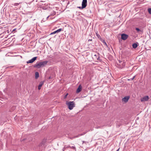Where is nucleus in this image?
<instances>
[{
    "mask_svg": "<svg viewBox=\"0 0 151 151\" xmlns=\"http://www.w3.org/2000/svg\"><path fill=\"white\" fill-rule=\"evenodd\" d=\"M48 62L47 61H45L41 62H37L34 65V68H38L44 67L46 65Z\"/></svg>",
    "mask_w": 151,
    "mask_h": 151,
    "instance_id": "f257e3e1",
    "label": "nucleus"
},
{
    "mask_svg": "<svg viewBox=\"0 0 151 151\" xmlns=\"http://www.w3.org/2000/svg\"><path fill=\"white\" fill-rule=\"evenodd\" d=\"M51 76H45V79L42 81H41L39 84V85L38 86V89L40 90L41 88V87L42 86L44 82H45L46 80H48V79L51 78Z\"/></svg>",
    "mask_w": 151,
    "mask_h": 151,
    "instance_id": "f03ea898",
    "label": "nucleus"
},
{
    "mask_svg": "<svg viewBox=\"0 0 151 151\" xmlns=\"http://www.w3.org/2000/svg\"><path fill=\"white\" fill-rule=\"evenodd\" d=\"M125 66V63L123 61H120V60L118 61L117 63L116 66L119 68H123Z\"/></svg>",
    "mask_w": 151,
    "mask_h": 151,
    "instance_id": "7ed1b4c3",
    "label": "nucleus"
},
{
    "mask_svg": "<svg viewBox=\"0 0 151 151\" xmlns=\"http://www.w3.org/2000/svg\"><path fill=\"white\" fill-rule=\"evenodd\" d=\"M66 104L68 105V108L70 110H72L75 107V104L73 101L66 102Z\"/></svg>",
    "mask_w": 151,
    "mask_h": 151,
    "instance_id": "20e7f679",
    "label": "nucleus"
},
{
    "mask_svg": "<svg viewBox=\"0 0 151 151\" xmlns=\"http://www.w3.org/2000/svg\"><path fill=\"white\" fill-rule=\"evenodd\" d=\"M93 58L95 60H99L100 61L99 59V53L96 52L93 54Z\"/></svg>",
    "mask_w": 151,
    "mask_h": 151,
    "instance_id": "39448f33",
    "label": "nucleus"
},
{
    "mask_svg": "<svg viewBox=\"0 0 151 151\" xmlns=\"http://www.w3.org/2000/svg\"><path fill=\"white\" fill-rule=\"evenodd\" d=\"M87 5V0H83L82 3V6L79 7L78 8L80 9L81 8L82 9L85 8Z\"/></svg>",
    "mask_w": 151,
    "mask_h": 151,
    "instance_id": "423d86ee",
    "label": "nucleus"
},
{
    "mask_svg": "<svg viewBox=\"0 0 151 151\" xmlns=\"http://www.w3.org/2000/svg\"><path fill=\"white\" fill-rule=\"evenodd\" d=\"M129 98L130 96H125L122 99V102L125 103L127 102L128 101Z\"/></svg>",
    "mask_w": 151,
    "mask_h": 151,
    "instance_id": "0eeeda50",
    "label": "nucleus"
},
{
    "mask_svg": "<svg viewBox=\"0 0 151 151\" xmlns=\"http://www.w3.org/2000/svg\"><path fill=\"white\" fill-rule=\"evenodd\" d=\"M121 39L124 40H126L128 37V35L125 34H122L121 35Z\"/></svg>",
    "mask_w": 151,
    "mask_h": 151,
    "instance_id": "6e6552de",
    "label": "nucleus"
},
{
    "mask_svg": "<svg viewBox=\"0 0 151 151\" xmlns=\"http://www.w3.org/2000/svg\"><path fill=\"white\" fill-rule=\"evenodd\" d=\"M149 99V97L147 96H146L143 97L141 99V101L142 102L147 101Z\"/></svg>",
    "mask_w": 151,
    "mask_h": 151,
    "instance_id": "1a4fd4ad",
    "label": "nucleus"
},
{
    "mask_svg": "<svg viewBox=\"0 0 151 151\" xmlns=\"http://www.w3.org/2000/svg\"><path fill=\"white\" fill-rule=\"evenodd\" d=\"M37 58V57H35L33 58L32 59L28 60L27 62V63H32Z\"/></svg>",
    "mask_w": 151,
    "mask_h": 151,
    "instance_id": "9d476101",
    "label": "nucleus"
},
{
    "mask_svg": "<svg viewBox=\"0 0 151 151\" xmlns=\"http://www.w3.org/2000/svg\"><path fill=\"white\" fill-rule=\"evenodd\" d=\"M62 30H63V29H61V28L59 29H58L57 30L51 33L50 34V35L54 34H55L56 33H58Z\"/></svg>",
    "mask_w": 151,
    "mask_h": 151,
    "instance_id": "9b49d317",
    "label": "nucleus"
},
{
    "mask_svg": "<svg viewBox=\"0 0 151 151\" xmlns=\"http://www.w3.org/2000/svg\"><path fill=\"white\" fill-rule=\"evenodd\" d=\"M47 142V139H44L42 141V142L39 145L40 146H42L43 145H44L45 144V143Z\"/></svg>",
    "mask_w": 151,
    "mask_h": 151,
    "instance_id": "f8f14e48",
    "label": "nucleus"
},
{
    "mask_svg": "<svg viewBox=\"0 0 151 151\" xmlns=\"http://www.w3.org/2000/svg\"><path fill=\"white\" fill-rule=\"evenodd\" d=\"M82 87L81 85H80L76 90V93H78L80 92L81 90Z\"/></svg>",
    "mask_w": 151,
    "mask_h": 151,
    "instance_id": "ddd939ff",
    "label": "nucleus"
},
{
    "mask_svg": "<svg viewBox=\"0 0 151 151\" xmlns=\"http://www.w3.org/2000/svg\"><path fill=\"white\" fill-rule=\"evenodd\" d=\"M67 147H69L70 148H71L73 149L74 150H75V149H76V148H75V147H74V146H71L69 145V146L67 147H64V148L63 149V151H64V150L65 149V148H66Z\"/></svg>",
    "mask_w": 151,
    "mask_h": 151,
    "instance_id": "4468645a",
    "label": "nucleus"
},
{
    "mask_svg": "<svg viewBox=\"0 0 151 151\" xmlns=\"http://www.w3.org/2000/svg\"><path fill=\"white\" fill-rule=\"evenodd\" d=\"M137 46V44L135 43H133L132 45V47L134 48H136Z\"/></svg>",
    "mask_w": 151,
    "mask_h": 151,
    "instance_id": "2eb2a0df",
    "label": "nucleus"
},
{
    "mask_svg": "<svg viewBox=\"0 0 151 151\" xmlns=\"http://www.w3.org/2000/svg\"><path fill=\"white\" fill-rule=\"evenodd\" d=\"M87 13L88 14V15H89L91 14V12L90 10H88L87 11Z\"/></svg>",
    "mask_w": 151,
    "mask_h": 151,
    "instance_id": "dca6fc26",
    "label": "nucleus"
},
{
    "mask_svg": "<svg viewBox=\"0 0 151 151\" xmlns=\"http://www.w3.org/2000/svg\"><path fill=\"white\" fill-rule=\"evenodd\" d=\"M135 77V76H134V77L132 78H131L130 79H128V81H130L133 80L134 79V78Z\"/></svg>",
    "mask_w": 151,
    "mask_h": 151,
    "instance_id": "f3484780",
    "label": "nucleus"
},
{
    "mask_svg": "<svg viewBox=\"0 0 151 151\" xmlns=\"http://www.w3.org/2000/svg\"><path fill=\"white\" fill-rule=\"evenodd\" d=\"M20 4V3H15L14 4V6H18L19 4Z\"/></svg>",
    "mask_w": 151,
    "mask_h": 151,
    "instance_id": "a211bd4d",
    "label": "nucleus"
},
{
    "mask_svg": "<svg viewBox=\"0 0 151 151\" xmlns=\"http://www.w3.org/2000/svg\"><path fill=\"white\" fill-rule=\"evenodd\" d=\"M148 12L150 14H151V8L148 9Z\"/></svg>",
    "mask_w": 151,
    "mask_h": 151,
    "instance_id": "6ab92c4d",
    "label": "nucleus"
},
{
    "mask_svg": "<svg viewBox=\"0 0 151 151\" xmlns=\"http://www.w3.org/2000/svg\"><path fill=\"white\" fill-rule=\"evenodd\" d=\"M136 30L138 32H139V31H140V29L139 28H136Z\"/></svg>",
    "mask_w": 151,
    "mask_h": 151,
    "instance_id": "aec40b11",
    "label": "nucleus"
},
{
    "mask_svg": "<svg viewBox=\"0 0 151 151\" xmlns=\"http://www.w3.org/2000/svg\"><path fill=\"white\" fill-rule=\"evenodd\" d=\"M35 76H39V73L37 72H35Z\"/></svg>",
    "mask_w": 151,
    "mask_h": 151,
    "instance_id": "412c9836",
    "label": "nucleus"
},
{
    "mask_svg": "<svg viewBox=\"0 0 151 151\" xmlns=\"http://www.w3.org/2000/svg\"><path fill=\"white\" fill-rule=\"evenodd\" d=\"M95 128L97 129H99V128H101V127H100V126H97V127H95Z\"/></svg>",
    "mask_w": 151,
    "mask_h": 151,
    "instance_id": "4be33fe9",
    "label": "nucleus"
},
{
    "mask_svg": "<svg viewBox=\"0 0 151 151\" xmlns=\"http://www.w3.org/2000/svg\"><path fill=\"white\" fill-rule=\"evenodd\" d=\"M82 134H80V135H78L77 136H76L75 137H79L80 136H81L82 135Z\"/></svg>",
    "mask_w": 151,
    "mask_h": 151,
    "instance_id": "5701e85b",
    "label": "nucleus"
},
{
    "mask_svg": "<svg viewBox=\"0 0 151 151\" xmlns=\"http://www.w3.org/2000/svg\"><path fill=\"white\" fill-rule=\"evenodd\" d=\"M39 76H35V78L37 79Z\"/></svg>",
    "mask_w": 151,
    "mask_h": 151,
    "instance_id": "b1692460",
    "label": "nucleus"
},
{
    "mask_svg": "<svg viewBox=\"0 0 151 151\" xmlns=\"http://www.w3.org/2000/svg\"><path fill=\"white\" fill-rule=\"evenodd\" d=\"M68 95V93H67L64 96V98H66L67 97V95Z\"/></svg>",
    "mask_w": 151,
    "mask_h": 151,
    "instance_id": "393cba45",
    "label": "nucleus"
},
{
    "mask_svg": "<svg viewBox=\"0 0 151 151\" xmlns=\"http://www.w3.org/2000/svg\"><path fill=\"white\" fill-rule=\"evenodd\" d=\"M97 36L99 37V36H100L98 34H96Z\"/></svg>",
    "mask_w": 151,
    "mask_h": 151,
    "instance_id": "a878e982",
    "label": "nucleus"
},
{
    "mask_svg": "<svg viewBox=\"0 0 151 151\" xmlns=\"http://www.w3.org/2000/svg\"><path fill=\"white\" fill-rule=\"evenodd\" d=\"M119 148L116 151H119Z\"/></svg>",
    "mask_w": 151,
    "mask_h": 151,
    "instance_id": "bb28decb",
    "label": "nucleus"
},
{
    "mask_svg": "<svg viewBox=\"0 0 151 151\" xmlns=\"http://www.w3.org/2000/svg\"><path fill=\"white\" fill-rule=\"evenodd\" d=\"M92 40H88V41H91Z\"/></svg>",
    "mask_w": 151,
    "mask_h": 151,
    "instance_id": "cd10ccee",
    "label": "nucleus"
},
{
    "mask_svg": "<svg viewBox=\"0 0 151 151\" xmlns=\"http://www.w3.org/2000/svg\"><path fill=\"white\" fill-rule=\"evenodd\" d=\"M49 17V16H48L47 17V18H48V17Z\"/></svg>",
    "mask_w": 151,
    "mask_h": 151,
    "instance_id": "c85d7f7f",
    "label": "nucleus"
},
{
    "mask_svg": "<svg viewBox=\"0 0 151 151\" xmlns=\"http://www.w3.org/2000/svg\"><path fill=\"white\" fill-rule=\"evenodd\" d=\"M55 14V13L54 15Z\"/></svg>",
    "mask_w": 151,
    "mask_h": 151,
    "instance_id": "c756f323",
    "label": "nucleus"
}]
</instances>
